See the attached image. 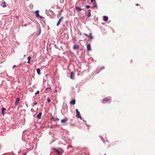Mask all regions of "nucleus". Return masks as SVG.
I'll list each match as a JSON object with an SVG mask.
<instances>
[{
	"instance_id": "nucleus-13",
	"label": "nucleus",
	"mask_w": 155,
	"mask_h": 155,
	"mask_svg": "<svg viewBox=\"0 0 155 155\" xmlns=\"http://www.w3.org/2000/svg\"><path fill=\"white\" fill-rule=\"evenodd\" d=\"M70 103L73 105H74L75 104V99H73V100H72L71 101Z\"/></svg>"
},
{
	"instance_id": "nucleus-1",
	"label": "nucleus",
	"mask_w": 155,
	"mask_h": 155,
	"mask_svg": "<svg viewBox=\"0 0 155 155\" xmlns=\"http://www.w3.org/2000/svg\"><path fill=\"white\" fill-rule=\"evenodd\" d=\"M68 112V106L66 104L62 106V108L61 110V112L62 115H64Z\"/></svg>"
},
{
	"instance_id": "nucleus-3",
	"label": "nucleus",
	"mask_w": 155,
	"mask_h": 155,
	"mask_svg": "<svg viewBox=\"0 0 155 155\" xmlns=\"http://www.w3.org/2000/svg\"><path fill=\"white\" fill-rule=\"evenodd\" d=\"M39 11L38 10H37L35 11V13L36 14V17L37 18H40L41 19H42L44 17L39 15Z\"/></svg>"
},
{
	"instance_id": "nucleus-4",
	"label": "nucleus",
	"mask_w": 155,
	"mask_h": 155,
	"mask_svg": "<svg viewBox=\"0 0 155 155\" xmlns=\"http://www.w3.org/2000/svg\"><path fill=\"white\" fill-rule=\"evenodd\" d=\"M51 120H53L54 121H56L59 120V119L58 118H55L54 117L52 116L51 118Z\"/></svg>"
},
{
	"instance_id": "nucleus-7",
	"label": "nucleus",
	"mask_w": 155,
	"mask_h": 155,
	"mask_svg": "<svg viewBox=\"0 0 155 155\" xmlns=\"http://www.w3.org/2000/svg\"><path fill=\"white\" fill-rule=\"evenodd\" d=\"M79 48L78 45L77 44H75L73 47V49H78Z\"/></svg>"
},
{
	"instance_id": "nucleus-25",
	"label": "nucleus",
	"mask_w": 155,
	"mask_h": 155,
	"mask_svg": "<svg viewBox=\"0 0 155 155\" xmlns=\"http://www.w3.org/2000/svg\"><path fill=\"white\" fill-rule=\"evenodd\" d=\"M100 138L101 139V140L103 142H104V141L103 140L104 138L102 137H101V136H100Z\"/></svg>"
},
{
	"instance_id": "nucleus-40",
	"label": "nucleus",
	"mask_w": 155,
	"mask_h": 155,
	"mask_svg": "<svg viewBox=\"0 0 155 155\" xmlns=\"http://www.w3.org/2000/svg\"><path fill=\"white\" fill-rule=\"evenodd\" d=\"M3 3H4V5H5V4L6 3L5 2H3Z\"/></svg>"
},
{
	"instance_id": "nucleus-46",
	"label": "nucleus",
	"mask_w": 155,
	"mask_h": 155,
	"mask_svg": "<svg viewBox=\"0 0 155 155\" xmlns=\"http://www.w3.org/2000/svg\"><path fill=\"white\" fill-rule=\"evenodd\" d=\"M107 142H108V140H107Z\"/></svg>"
},
{
	"instance_id": "nucleus-22",
	"label": "nucleus",
	"mask_w": 155,
	"mask_h": 155,
	"mask_svg": "<svg viewBox=\"0 0 155 155\" xmlns=\"http://www.w3.org/2000/svg\"><path fill=\"white\" fill-rule=\"evenodd\" d=\"M51 90V89L50 87H48L45 89V90L49 91V90Z\"/></svg>"
},
{
	"instance_id": "nucleus-35",
	"label": "nucleus",
	"mask_w": 155,
	"mask_h": 155,
	"mask_svg": "<svg viewBox=\"0 0 155 155\" xmlns=\"http://www.w3.org/2000/svg\"><path fill=\"white\" fill-rule=\"evenodd\" d=\"M104 67H102L101 68V70H100V71L102 70V69H104Z\"/></svg>"
},
{
	"instance_id": "nucleus-45",
	"label": "nucleus",
	"mask_w": 155,
	"mask_h": 155,
	"mask_svg": "<svg viewBox=\"0 0 155 155\" xmlns=\"http://www.w3.org/2000/svg\"><path fill=\"white\" fill-rule=\"evenodd\" d=\"M132 62V60L131 61V62Z\"/></svg>"
},
{
	"instance_id": "nucleus-18",
	"label": "nucleus",
	"mask_w": 155,
	"mask_h": 155,
	"mask_svg": "<svg viewBox=\"0 0 155 155\" xmlns=\"http://www.w3.org/2000/svg\"><path fill=\"white\" fill-rule=\"evenodd\" d=\"M36 71L37 74H40V70L39 68H38L36 69Z\"/></svg>"
},
{
	"instance_id": "nucleus-16",
	"label": "nucleus",
	"mask_w": 155,
	"mask_h": 155,
	"mask_svg": "<svg viewBox=\"0 0 155 155\" xmlns=\"http://www.w3.org/2000/svg\"><path fill=\"white\" fill-rule=\"evenodd\" d=\"M103 20L105 21H107L108 20V17L107 16H104L103 17Z\"/></svg>"
},
{
	"instance_id": "nucleus-36",
	"label": "nucleus",
	"mask_w": 155,
	"mask_h": 155,
	"mask_svg": "<svg viewBox=\"0 0 155 155\" xmlns=\"http://www.w3.org/2000/svg\"><path fill=\"white\" fill-rule=\"evenodd\" d=\"M37 104V102H35L34 103V105H36Z\"/></svg>"
},
{
	"instance_id": "nucleus-42",
	"label": "nucleus",
	"mask_w": 155,
	"mask_h": 155,
	"mask_svg": "<svg viewBox=\"0 0 155 155\" xmlns=\"http://www.w3.org/2000/svg\"><path fill=\"white\" fill-rule=\"evenodd\" d=\"M82 120L84 122H86V121L85 120Z\"/></svg>"
},
{
	"instance_id": "nucleus-19",
	"label": "nucleus",
	"mask_w": 155,
	"mask_h": 155,
	"mask_svg": "<svg viewBox=\"0 0 155 155\" xmlns=\"http://www.w3.org/2000/svg\"><path fill=\"white\" fill-rule=\"evenodd\" d=\"M109 99L107 97H105L103 99L102 101H107Z\"/></svg>"
},
{
	"instance_id": "nucleus-8",
	"label": "nucleus",
	"mask_w": 155,
	"mask_h": 155,
	"mask_svg": "<svg viewBox=\"0 0 155 155\" xmlns=\"http://www.w3.org/2000/svg\"><path fill=\"white\" fill-rule=\"evenodd\" d=\"M75 8L76 9V10H77L78 11V12H80V11H81L82 10V9L80 7L78 6H76L75 7Z\"/></svg>"
},
{
	"instance_id": "nucleus-43",
	"label": "nucleus",
	"mask_w": 155,
	"mask_h": 155,
	"mask_svg": "<svg viewBox=\"0 0 155 155\" xmlns=\"http://www.w3.org/2000/svg\"><path fill=\"white\" fill-rule=\"evenodd\" d=\"M64 2V0H62V3H63Z\"/></svg>"
},
{
	"instance_id": "nucleus-34",
	"label": "nucleus",
	"mask_w": 155,
	"mask_h": 155,
	"mask_svg": "<svg viewBox=\"0 0 155 155\" xmlns=\"http://www.w3.org/2000/svg\"><path fill=\"white\" fill-rule=\"evenodd\" d=\"M94 0H91V3H93V2H94Z\"/></svg>"
},
{
	"instance_id": "nucleus-28",
	"label": "nucleus",
	"mask_w": 155,
	"mask_h": 155,
	"mask_svg": "<svg viewBox=\"0 0 155 155\" xmlns=\"http://www.w3.org/2000/svg\"><path fill=\"white\" fill-rule=\"evenodd\" d=\"M70 78L71 79H73V76L71 74L70 75Z\"/></svg>"
},
{
	"instance_id": "nucleus-37",
	"label": "nucleus",
	"mask_w": 155,
	"mask_h": 155,
	"mask_svg": "<svg viewBox=\"0 0 155 155\" xmlns=\"http://www.w3.org/2000/svg\"><path fill=\"white\" fill-rule=\"evenodd\" d=\"M30 61H29V60H28V61L27 62V63H28V64H30Z\"/></svg>"
},
{
	"instance_id": "nucleus-38",
	"label": "nucleus",
	"mask_w": 155,
	"mask_h": 155,
	"mask_svg": "<svg viewBox=\"0 0 155 155\" xmlns=\"http://www.w3.org/2000/svg\"><path fill=\"white\" fill-rule=\"evenodd\" d=\"M135 5H136V6H138L139 4H135Z\"/></svg>"
},
{
	"instance_id": "nucleus-29",
	"label": "nucleus",
	"mask_w": 155,
	"mask_h": 155,
	"mask_svg": "<svg viewBox=\"0 0 155 155\" xmlns=\"http://www.w3.org/2000/svg\"><path fill=\"white\" fill-rule=\"evenodd\" d=\"M77 117L79 118H80L81 120H82V118H81V115L80 116H79L78 117Z\"/></svg>"
},
{
	"instance_id": "nucleus-9",
	"label": "nucleus",
	"mask_w": 155,
	"mask_h": 155,
	"mask_svg": "<svg viewBox=\"0 0 155 155\" xmlns=\"http://www.w3.org/2000/svg\"><path fill=\"white\" fill-rule=\"evenodd\" d=\"M76 113H77V115L76 116L78 117L81 115L80 113L77 109H76L75 110Z\"/></svg>"
},
{
	"instance_id": "nucleus-39",
	"label": "nucleus",
	"mask_w": 155,
	"mask_h": 155,
	"mask_svg": "<svg viewBox=\"0 0 155 155\" xmlns=\"http://www.w3.org/2000/svg\"><path fill=\"white\" fill-rule=\"evenodd\" d=\"M73 74V72H72L71 73V74L72 75Z\"/></svg>"
},
{
	"instance_id": "nucleus-32",
	"label": "nucleus",
	"mask_w": 155,
	"mask_h": 155,
	"mask_svg": "<svg viewBox=\"0 0 155 155\" xmlns=\"http://www.w3.org/2000/svg\"><path fill=\"white\" fill-rule=\"evenodd\" d=\"M78 34L80 35V36L81 35V33L80 31L78 32Z\"/></svg>"
},
{
	"instance_id": "nucleus-26",
	"label": "nucleus",
	"mask_w": 155,
	"mask_h": 155,
	"mask_svg": "<svg viewBox=\"0 0 155 155\" xmlns=\"http://www.w3.org/2000/svg\"><path fill=\"white\" fill-rule=\"evenodd\" d=\"M90 6L89 5H87L86 6V7L87 8H90Z\"/></svg>"
},
{
	"instance_id": "nucleus-20",
	"label": "nucleus",
	"mask_w": 155,
	"mask_h": 155,
	"mask_svg": "<svg viewBox=\"0 0 155 155\" xmlns=\"http://www.w3.org/2000/svg\"><path fill=\"white\" fill-rule=\"evenodd\" d=\"M67 120V119H62L61 120V122L63 123H65V122H66Z\"/></svg>"
},
{
	"instance_id": "nucleus-15",
	"label": "nucleus",
	"mask_w": 155,
	"mask_h": 155,
	"mask_svg": "<svg viewBox=\"0 0 155 155\" xmlns=\"http://www.w3.org/2000/svg\"><path fill=\"white\" fill-rule=\"evenodd\" d=\"M93 5L92 6L93 7H94V8H97V4L96 3L95 1H94L93 3Z\"/></svg>"
},
{
	"instance_id": "nucleus-31",
	"label": "nucleus",
	"mask_w": 155,
	"mask_h": 155,
	"mask_svg": "<svg viewBox=\"0 0 155 155\" xmlns=\"http://www.w3.org/2000/svg\"><path fill=\"white\" fill-rule=\"evenodd\" d=\"M2 7H4V8L6 6L5 5H2Z\"/></svg>"
},
{
	"instance_id": "nucleus-24",
	"label": "nucleus",
	"mask_w": 155,
	"mask_h": 155,
	"mask_svg": "<svg viewBox=\"0 0 155 155\" xmlns=\"http://www.w3.org/2000/svg\"><path fill=\"white\" fill-rule=\"evenodd\" d=\"M47 101L48 102V103H50L51 102V100L49 98H48L47 99Z\"/></svg>"
},
{
	"instance_id": "nucleus-5",
	"label": "nucleus",
	"mask_w": 155,
	"mask_h": 155,
	"mask_svg": "<svg viewBox=\"0 0 155 155\" xmlns=\"http://www.w3.org/2000/svg\"><path fill=\"white\" fill-rule=\"evenodd\" d=\"M63 17H61V18L60 19H59V20L58 21V22L57 23V26H58L60 24L62 19H63Z\"/></svg>"
},
{
	"instance_id": "nucleus-6",
	"label": "nucleus",
	"mask_w": 155,
	"mask_h": 155,
	"mask_svg": "<svg viewBox=\"0 0 155 155\" xmlns=\"http://www.w3.org/2000/svg\"><path fill=\"white\" fill-rule=\"evenodd\" d=\"M91 10L90 9H88L87 10L88 14H87V18L90 17L91 16Z\"/></svg>"
},
{
	"instance_id": "nucleus-11",
	"label": "nucleus",
	"mask_w": 155,
	"mask_h": 155,
	"mask_svg": "<svg viewBox=\"0 0 155 155\" xmlns=\"http://www.w3.org/2000/svg\"><path fill=\"white\" fill-rule=\"evenodd\" d=\"M42 115V113L40 112L37 115V117L38 119H40L41 118V116Z\"/></svg>"
},
{
	"instance_id": "nucleus-23",
	"label": "nucleus",
	"mask_w": 155,
	"mask_h": 155,
	"mask_svg": "<svg viewBox=\"0 0 155 155\" xmlns=\"http://www.w3.org/2000/svg\"><path fill=\"white\" fill-rule=\"evenodd\" d=\"M39 91H37L35 93V95H37L38 94H39Z\"/></svg>"
},
{
	"instance_id": "nucleus-44",
	"label": "nucleus",
	"mask_w": 155,
	"mask_h": 155,
	"mask_svg": "<svg viewBox=\"0 0 155 155\" xmlns=\"http://www.w3.org/2000/svg\"><path fill=\"white\" fill-rule=\"evenodd\" d=\"M113 32H114V30H113Z\"/></svg>"
},
{
	"instance_id": "nucleus-17",
	"label": "nucleus",
	"mask_w": 155,
	"mask_h": 155,
	"mask_svg": "<svg viewBox=\"0 0 155 155\" xmlns=\"http://www.w3.org/2000/svg\"><path fill=\"white\" fill-rule=\"evenodd\" d=\"M88 38H89L90 40H92L93 38V37L92 36V34L91 33H89V35H88Z\"/></svg>"
},
{
	"instance_id": "nucleus-41",
	"label": "nucleus",
	"mask_w": 155,
	"mask_h": 155,
	"mask_svg": "<svg viewBox=\"0 0 155 155\" xmlns=\"http://www.w3.org/2000/svg\"><path fill=\"white\" fill-rule=\"evenodd\" d=\"M27 153H25L24 154V155H26V154H27Z\"/></svg>"
},
{
	"instance_id": "nucleus-30",
	"label": "nucleus",
	"mask_w": 155,
	"mask_h": 155,
	"mask_svg": "<svg viewBox=\"0 0 155 155\" xmlns=\"http://www.w3.org/2000/svg\"><path fill=\"white\" fill-rule=\"evenodd\" d=\"M84 35L87 37H88V35L86 33H84Z\"/></svg>"
},
{
	"instance_id": "nucleus-21",
	"label": "nucleus",
	"mask_w": 155,
	"mask_h": 155,
	"mask_svg": "<svg viewBox=\"0 0 155 155\" xmlns=\"http://www.w3.org/2000/svg\"><path fill=\"white\" fill-rule=\"evenodd\" d=\"M41 28H39V31H38V33L37 34V35H40L41 33Z\"/></svg>"
},
{
	"instance_id": "nucleus-27",
	"label": "nucleus",
	"mask_w": 155,
	"mask_h": 155,
	"mask_svg": "<svg viewBox=\"0 0 155 155\" xmlns=\"http://www.w3.org/2000/svg\"><path fill=\"white\" fill-rule=\"evenodd\" d=\"M31 57L30 56H28V60H29V61L31 59Z\"/></svg>"
},
{
	"instance_id": "nucleus-12",
	"label": "nucleus",
	"mask_w": 155,
	"mask_h": 155,
	"mask_svg": "<svg viewBox=\"0 0 155 155\" xmlns=\"http://www.w3.org/2000/svg\"><path fill=\"white\" fill-rule=\"evenodd\" d=\"M20 101V99L19 97H18L16 99V101L15 103V105H17L18 104V102Z\"/></svg>"
},
{
	"instance_id": "nucleus-33",
	"label": "nucleus",
	"mask_w": 155,
	"mask_h": 155,
	"mask_svg": "<svg viewBox=\"0 0 155 155\" xmlns=\"http://www.w3.org/2000/svg\"><path fill=\"white\" fill-rule=\"evenodd\" d=\"M16 67V66L15 65H14L12 67V68L13 69H14Z\"/></svg>"
},
{
	"instance_id": "nucleus-10",
	"label": "nucleus",
	"mask_w": 155,
	"mask_h": 155,
	"mask_svg": "<svg viewBox=\"0 0 155 155\" xmlns=\"http://www.w3.org/2000/svg\"><path fill=\"white\" fill-rule=\"evenodd\" d=\"M87 48L88 50H91V45L90 44H88L87 45Z\"/></svg>"
},
{
	"instance_id": "nucleus-2",
	"label": "nucleus",
	"mask_w": 155,
	"mask_h": 155,
	"mask_svg": "<svg viewBox=\"0 0 155 155\" xmlns=\"http://www.w3.org/2000/svg\"><path fill=\"white\" fill-rule=\"evenodd\" d=\"M52 150L55 153L57 154L58 155H61L62 153L59 150L55 148H53Z\"/></svg>"
},
{
	"instance_id": "nucleus-14",
	"label": "nucleus",
	"mask_w": 155,
	"mask_h": 155,
	"mask_svg": "<svg viewBox=\"0 0 155 155\" xmlns=\"http://www.w3.org/2000/svg\"><path fill=\"white\" fill-rule=\"evenodd\" d=\"M2 113L3 115L5 114L4 111L6 110V109L4 107H2L1 109Z\"/></svg>"
}]
</instances>
